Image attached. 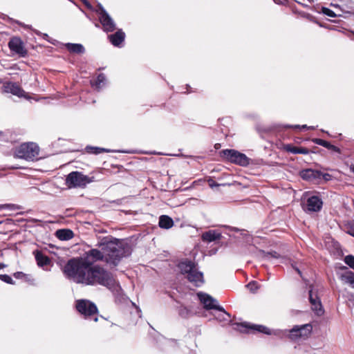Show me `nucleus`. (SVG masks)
Wrapping results in <instances>:
<instances>
[{
  "label": "nucleus",
  "instance_id": "nucleus-1",
  "mask_svg": "<svg viewBox=\"0 0 354 354\" xmlns=\"http://www.w3.org/2000/svg\"><path fill=\"white\" fill-rule=\"evenodd\" d=\"M66 279L85 286L100 285L111 290L117 285L113 274L82 257L70 259L62 268Z\"/></svg>",
  "mask_w": 354,
  "mask_h": 354
},
{
  "label": "nucleus",
  "instance_id": "nucleus-2",
  "mask_svg": "<svg viewBox=\"0 0 354 354\" xmlns=\"http://www.w3.org/2000/svg\"><path fill=\"white\" fill-rule=\"evenodd\" d=\"M97 245L100 250L91 249L86 252L84 258L92 263V265L95 262L103 261L110 266H116L122 258L130 256L132 252L129 243L111 236L102 238Z\"/></svg>",
  "mask_w": 354,
  "mask_h": 354
},
{
  "label": "nucleus",
  "instance_id": "nucleus-3",
  "mask_svg": "<svg viewBox=\"0 0 354 354\" xmlns=\"http://www.w3.org/2000/svg\"><path fill=\"white\" fill-rule=\"evenodd\" d=\"M178 268L182 274L187 275V280L195 286L200 287L204 283L203 273L198 270L197 265L189 260L179 263Z\"/></svg>",
  "mask_w": 354,
  "mask_h": 354
},
{
  "label": "nucleus",
  "instance_id": "nucleus-4",
  "mask_svg": "<svg viewBox=\"0 0 354 354\" xmlns=\"http://www.w3.org/2000/svg\"><path fill=\"white\" fill-rule=\"evenodd\" d=\"M39 147L34 142H26L16 147L14 151L15 158L33 161L37 158Z\"/></svg>",
  "mask_w": 354,
  "mask_h": 354
},
{
  "label": "nucleus",
  "instance_id": "nucleus-5",
  "mask_svg": "<svg viewBox=\"0 0 354 354\" xmlns=\"http://www.w3.org/2000/svg\"><path fill=\"white\" fill-rule=\"evenodd\" d=\"M95 181L94 176L84 175L82 172L75 171L69 173L65 180V184L68 188H84L86 186Z\"/></svg>",
  "mask_w": 354,
  "mask_h": 354
},
{
  "label": "nucleus",
  "instance_id": "nucleus-6",
  "mask_svg": "<svg viewBox=\"0 0 354 354\" xmlns=\"http://www.w3.org/2000/svg\"><path fill=\"white\" fill-rule=\"evenodd\" d=\"M221 156L227 161L246 167L250 164V158L245 154L234 149H223L220 151Z\"/></svg>",
  "mask_w": 354,
  "mask_h": 354
},
{
  "label": "nucleus",
  "instance_id": "nucleus-7",
  "mask_svg": "<svg viewBox=\"0 0 354 354\" xmlns=\"http://www.w3.org/2000/svg\"><path fill=\"white\" fill-rule=\"evenodd\" d=\"M197 296L200 300V301L204 305V308L207 310L214 309L217 310L219 312H223V315L226 316V318H223L224 319H229L230 314L227 313L225 309L218 304V301L216 299H214L212 297L209 295L207 293L204 292H198Z\"/></svg>",
  "mask_w": 354,
  "mask_h": 354
},
{
  "label": "nucleus",
  "instance_id": "nucleus-8",
  "mask_svg": "<svg viewBox=\"0 0 354 354\" xmlns=\"http://www.w3.org/2000/svg\"><path fill=\"white\" fill-rule=\"evenodd\" d=\"M77 310L84 317V318H91L97 313L96 305L87 299H79L76 301Z\"/></svg>",
  "mask_w": 354,
  "mask_h": 354
},
{
  "label": "nucleus",
  "instance_id": "nucleus-9",
  "mask_svg": "<svg viewBox=\"0 0 354 354\" xmlns=\"http://www.w3.org/2000/svg\"><path fill=\"white\" fill-rule=\"evenodd\" d=\"M8 46L12 54L17 55L19 57L28 56V51L25 46L24 42L19 37H11Z\"/></svg>",
  "mask_w": 354,
  "mask_h": 354
},
{
  "label": "nucleus",
  "instance_id": "nucleus-10",
  "mask_svg": "<svg viewBox=\"0 0 354 354\" xmlns=\"http://www.w3.org/2000/svg\"><path fill=\"white\" fill-rule=\"evenodd\" d=\"M312 326L310 324H304L301 326H295L288 330L289 337L292 340H296L299 337H306L310 333Z\"/></svg>",
  "mask_w": 354,
  "mask_h": 354
},
{
  "label": "nucleus",
  "instance_id": "nucleus-11",
  "mask_svg": "<svg viewBox=\"0 0 354 354\" xmlns=\"http://www.w3.org/2000/svg\"><path fill=\"white\" fill-rule=\"evenodd\" d=\"M235 325L236 326L237 328L240 330H241L239 328H244L245 329L253 330H255V331H257V332H259L261 333H264L266 335L274 334V335H277L279 334V331H278V330L272 331L270 328H268V327L263 326V325L250 324L249 323H246V322L243 323L241 324H235Z\"/></svg>",
  "mask_w": 354,
  "mask_h": 354
},
{
  "label": "nucleus",
  "instance_id": "nucleus-12",
  "mask_svg": "<svg viewBox=\"0 0 354 354\" xmlns=\"http://www.w3.org/2000/svg\"><path fill=\"white\" fill-rule=\"evenodd\" d=\"M301 178L313 183L318 184L321 180V171L313 169H306L300 171Z\"/></svg>",
  "mask_w": 354,
  "mask_h": 354
},
{
  "label": "nucleus",
  "instance_id": "nucleus-13",
  "mask_svg": "<svg viewBox=\"0 0 354 354\" xmlns=\"http://www.w3.org/2000/svg\"><path fill=\"white\" fill-rule=\"evenodd\" d=\"M99 21L104 32H113L116 29L115 24L108 13L99 16Z\"/></svg>",
  "mask_w": 354,
  "mask_h": 354
},
{
  "label": "nucleus",
  "instance_id": "nucleus-14",
  "mask_svg": "<svg viewBox=\"0 0 354 354\" xmlns=\"http://www.w3.org/2000/svg\"><path fill=\"white\" fill-rule=\"evenodd\" d=\"M3 89L6 93H10L18 97H21L24 94V91L21 86L16 82H6L3 84Z\"/></svg>",
  "mask_w": 354,
  "mask_h": 354
},
{
  "label": "nucleus",
  "instance_id": "nucleus-15",
  "mask_svg": "<svg viewBox=\"0 0 354 354\" xmlns=\"http://www.w3.org/2000/svg\"><path fill=\"white\" fill-rule=\"evenodd\" d=\"M309 301L312 306V310L316 313L317 315H322L324 313V309L319 298L317 295H314L312 290H309Z\"/></svg>",
  "mask_w": 354,
  "mask_h": 354
},
{
  "label": "nucleus",
  "instance_id": "nucleus-16",
  "mask_svg": "<svg viewBox=\"0 0 354 354\" xmlns=\"http://www.w3.org/2000/svg\"><path fill=\"white\" fill-rule=\"evenodd\" d=\"M307 209L310 212H319L323 205L322 198L318 196H312L307 199Z\"/></svg>",
  "mask_w": 354,
  "mask_h": 354
},
{
  "label": "nucleus",
  "instance_id": "nucleus-17",
  "mask_svg": "<svg viewBox=\"0 0 354 354\" xmlns=\"http://www.w3.org/2000/svg\"><path fill=\"white\" fill-rule=\"evenodd\" d=\"M109 41L114 46L120 47L125 39V33L122 29H118L115 33L108 35Z\"/></svg>",
  "mask_w": 354,
  "mask_h": 354
},
{
  "label": "nucleus",
  "instance_id": "nucleus-18",
  "mask_svg": "<svg viewBox=\"0 0 354 354\" xmlns=\"http://www.w3.org/2000/svg\"><path fill=\"white\" fill-rule=\"evenodd\" d=\"M284 149L293 154H308L310 152L309 149L306 147H296L290 144L284 145Z\"/></svg>",
  "mask_w": 354,
  "mask_h": 354
},
{
  "label": "nucleus",
  "instance_id": "nucleus-19",
  "mask_svg": "<svg viewBox=\"0 0 354 354\" xmlns=\"http://www.w3.org/2000/svg\"><path fill=\"white\" fill-rule=\"evenodd\" d=\"M221 234L216 230H209L202 234V239L204 241L212 242L220 239Z\"/></svg>",
  "mask_w": 354,
  "mask_h": 354
},
{
  "label": "nucleus",
  "instance_id": "nucleus-20",
  "mask_svg": "<svg viewBox=\"0 0 354 354\" xmlns=\"http://www.w3.org/2000/svg\"><path fill=\"white\" fill-rule=\"evenodd\" d=\"M66 48L70 53H72L82 54L85 51L84 46L80 44L68 43L66 44Z\"/></svg>",
  "mask_w": 354,
  "mask_h": 354
},
{
  "label": "nucleus",
  "instance_id": "nucleus-21",
  "mask_svg": "<svg viewBox=\"0 0 354 354\" xmlns=\"http://www.w3.org/2000/svg\"><path fill=\"white\" fill-rule=\"evenodd\" d=\"M35 259L37 261V263L39 267H43L44 266L48 265L50 262V259L44 255L42 252L37 251L35 254Z\"/></svg>",
  "mask_w": 354,
  "mask_h": 354
},
{
  "label": "nucleus",
  "instance_id": "nucleus-22",
  "mask_svg": "<svg viewBox=\"0 0 354 354\" xmlns=\"http://www.w3.org/2000/svg\"><path fill=\"white\" fill-rule=\"evenodd\" d=\"M69 229L58 230L55 232L56 236L61 241L69 240Z\"/></svg>",
  "mask_w": 354,
  "mask_h": 354
},
{
  "label": "nucleus",
  "instance_id": "nucleus-23",
  "mask_svg": "<svg viewBox=\"0 0 354 354\" xmlns=\"http://www.w3.org/2000/svg\"><path fill=\"white\" fill-rule=\"evenodd\" d=\"M86 150L88 153H93V154H99L102 152L108 151L107 150H106L104 148L91 147V146H87L86 147Z\"/></svg>",
  "mask_w": 354,
  "mask_h": 354
},
{
  "label": "nucleus",
  "instance_id": "nucleus-24",
  "mask_svg": "<svg viewBox=\"0 0 354 354\" xmlns=\"http://www.w3.org/2000/svg\"><path fill=\"white\" fill-rule=\"evenodd\" d=\"M346 283L354 288V273L348 272L342 276Z\"/></svg>",
  "mask_w": 354,
  "mask_h": 354
},
{
  "label": "nucleus",
  "instance_id": "nucleus-25",
  "mask_svg": "<svg viewBox=\"0 0 354 354\" xmlns=\"http://www.w3.org/2000/svg\"><path fill=\"white\" fill-rule=\"evenodd\" d=\"M317 12L322 13L329 17H335L337 16L336 14L332 10L324 6H322L320 8V10H317Z\"/></svg>",
  "mask_w": 354,
  "mask_h": 354
},
{
  "label": "nucleus",
  "instance_id": "nucleus-26",
  "mask_svg": "<svg viewBox=\"0 0 354 354\" xmlns=\"http://www.w3.org/2000/svg\"><path fill=\"white\" fill-rule=\"evenodd\" d=\"M312 141L313 142H314L315 144H317V145H321L326 149H329V147H330V145H332L330 142L326 141V140H322L321 138H313L312 139Z\"/></svg>",
  "mask_w": 354,
  "mask_h": 354
},
{
  "label": "nucleus",
  "instance_id": "nucleus-27",
  "mask_svg": "<svg viewBox=\"0 0 354 354\" xmlns=\"http://www.w3.org/2000/svg\"><path fill=\"white\" fill-rule=\"evenodd\" d=\"M190 310L183 305L178 308V314L183 318L187 317L190 315Z\"/></svg>",
  "mask_w": 354,
  "mask_h": 354
},
{
  "label": "nucleus",
  "instance_id": "nucleus-28",
  "mask_svg": "<svg viewBox=\"0 0 354 354\" xmlns=\"http://www.w3.org/2000/svg\"><path fill=\"white\" fill-rule=\"evenodd\" d=\"M19 207L15 204H3L0 205V211L1 210H7L8 212L19 209Z\"/></svg>",
  "mask_w": 354,
  "mask_h": 354
},
{
  "label": "nucleus",
  "instance_id": "nucleus-29",
  "mask_svg": "<svg viewBox=\"0 0 354 354\" xmlns=\"http://www.w3.org/2000/svg\"><path fill=\"white\" fill-rule=\"evenodd\" d=\"M344 230L354 237V223H344Z\"/></svg>",
  "mask_w": 354,
  "mask_h": 354
},
{
  "label": "nucleus",
  "instance_id": "nucleus-30",
  "mask_svg": "<svg viewBox=\"0 0 354 354\" xmlns=\"http://www.w3.org/2000/svg\"><path fill=\"white\" fill-rule=\"evenodd\" d=\"M105 80H106V77H105L104 74L100 73L96 78V80L95 82V86L97 88H100L102 86V85L104 83Z\"/></svg>",
  "mask_w": 354,
  "mask_h": 354
},
{
  "label": "nucleus",
  "instance_id": "nucleus-31",
  "mask_svg": "<svg viewBox=\"0 0 354 354\" xmlns=\"http://www.w3.org/2000/svg\"><path fill=\"white\" fill-rule=\"evenodd\" d=\"M344 262L351 268L354 270V256H353L351 254L347 255L344 258Z\"/></svg>",
  "mask_w": 354,
  "mask_h": 354
},
{
  "label": "nucleus",
  "instance_id": "nucleus-32",
  "mask_svg": "<svg viewBox=\"0 0 354 354\" xmlns=\"http://www.w3.org/2000/svg\"><path fill=\"white\" fill-rule=\"evenodd\" d=\"M248 288L252 292L257 291L259 288V286L257 281H252L247 285Z\"/></svg>",
  "mask_w": 354,
  "mask_h": 354
},
{
  "label": "nucleus",
  "instance_id": "nucleus-33",
  "mask_svg": "<svg viewBox=\"0 0 354 354\" xmlns=\"http://www.w3.org/2000/svg\"><path fill=\"white\" fill-rule=\"evenodd\" d=\"M0 279L8 284H14L12 277L8 274H0Z\"/></svg>",
  "mask_w": 354,
  "mask_h": 354
},
{
  "label": "nucleus",
  "instance_id": "nucleus-34",
  "mask_svg": "<svg viewBox=\"0 0 354 354\" xmlns=\"http://www.w3.org/2000/svg\"><path fill=\"white\" fill-rule=\"evenodd\" d=\"M95 11L98 15V17L104 15V14L107 13V12L105 10V9L103 8V6L100 3H98L97 5V8L95 9Z\"/></svg>",
  "mask_w": 354,
  "mask_h": 354
},
{
  "label": "nucleus",
  "instance_id": "nucleus-35",
  "mask_svg": "<svg viewBox=\"0 0 354 354\" xmlns=\"http://www.w3.org/2000/svg\"><path fill=\"white\" fill-rule=\"evenodd\" d=\"M223 312H220V313L216 316V319H218L219 322H231V316L230 315L229 319H224L223 318H226V316L223 315Z\"/></svg>",
  "mask_w": 354,
  "mask_h": 354
},
{
  "label": "nucleus",
  "instance_id": "nucleus-36",
  "mask_svg": "<svg viewBox=\"0 0 354 354\" xmlns=\"http://www.w3.org/2000/svg\"><path fill=\"white\" fill-rule=\"evenodd\" d=\"M241 235H243V238H245V241L248 243H250L251 242V240H252V237L251 236L248 234V232L245 230H241Z\"/></svg>",
  "mask_w": 354,
  "mask_h": 354
},
{
  "label": "nucleus",
  "instance_id": "nucleus-37",
  "mask_svg": "<svg viewBox=\"0 0 354 354\" xmlns=\"http://www.w3.org/2000/svg\"><path fill=\"white\" fill-rule=\"evenodd\" d=\"M174 223H158V225L160 227L163 229H170L174 226Z\"/></svg>",
  "mask_w": 354,
  "mask_h": 354
},
{
  "label": "nucleus",
  "instance_id": "nucleus-38",
  "mask_svg": "<svg viewBox=\"0 0 354 354\" xmlns=\"http://www.w3.org/2000/svg\"><path fill=\"white\" fill-rule=\"evenodd\" d=\"M323 179L324 181L327 182L332 179V176L328 173H322L321 171V180Z\"/></svg>",
  "mask_w": 354,
  "mask_h": 354
},
{
  "label": "nucleus",
  "instance_id": "nucleus-39",
  "mask_svg": "<svg viewBox=\"0 0 354 354\" xmlns=\"http://www.w3.org/2000/svg\"><path fill=\"white\" fill-rule=\"evenodd\" d=\"M264 254H265V257H272V258H275V259H277L279 257V254L277 252H267V253H265L264 252H263Z\"/></svg>",
  "mask_w": 354,
  "mask_h": 354
},
{
  "label": "nucleus",
  "instance_id": "nucleus-40",
  "mask_svg": "<svg viewBox=\"0 0 354 354\" xmlns=\"http://www.w3.org/2000/svg\"><path fill=\"white\" fill-rule=\"evenodd\" d=\"M160 222H171L174 221L171 217L167 215H162L159 218Z\"/></svg>",
  "mask_w": 354,
  "mask_h": 354
},
{
  "label": "nucleus",
  "instance_id": "nucleus-41",
  "mask_svg": "<svg viewBox=\"0 0 354 354\" xmlns=\"http://www.w3.org/2000/svg\"><path fill=\"white\" fill-rule=\"evenodd\" d=\"M26 274L22 272H16L14 273V277L16 279H23L24 277H26Z\"/></svg>",
  "mask_w": 354,
  "mask_h": 354
},
{
  "label": "nucleus",
  "instance_id": "nucleus-42",
  "mask_svg": "<svg viewBox=\"0 0 354 354\" xmlns=\"http://www.w3.org/2000/svg\"><path fill=\"white\" fill-rule=\"evenodd\" d=\"M328 150H330L332 151L336 152L337 153H341V152H342L341 149L339 147H336V146H335L333 145H330V147H329Z\"/></svg>",
  "mask_w": 354,
  "mask_h": 354
},
{
  "label": "nucleus",
  "instance_id": "nucleus-43",
  "mask_svg": "<svg viewBox=\"0 0 354 354\" xmlns=\"http://www.w3.org/2000/svg\"><path fill=\"white\" fill-rule=\"evenodd\" d=\"M6 133L3 131H0V140H6Z\"/></svg>",
  "mask_w": 354,
  "mask_h": 354
},
{
  "label": "nucleus",
  "instance_id": "nucleus-44",
  "mask_svg": "<svg viewBox=\"0 0 354 354\" xmlns=\"http://www.w3.org/2000/svg\"><path fill=\"white\" fill-rule=\"evenodd\" d=\"M208 183H209V185L211 186V187H213V186H218V185L215 183L212 179H209L208 180Z\"/></svg>",
  "mask_w": 354,
  "mask_h": 354
},
{
  "label": "nucleus",
  "instance_id": "nucleus-45",
  "mask_svg": "<svg viewBox=\"0 0 354 354\" xmlns=\"http://www.w3.org/2000/svg\"><path fill=\"white\" fill-rule=\"evenodd\" d=\"M274 1L276 3L282 4V3H283V2L287 1V0H274Z\"/></svg>",
  "mask_w": 354,
  "mask_h": 354
},
{
  "label": "nucleus",
  "instance_id": "nucleus-46",
  "mask_svg": "<svg viewBox=\"0 0 354 354\" xmlns=\"http://www.w3.org/2000/svg\"><path fill=\"white\" fill-rule=\"evenodd\" d=\"M1 221L8 222V221H14L10 217H6V218H4L3 220H1Z\"/></svg>",
  "mask_w": 354,
  "mask_h": 354
},
{
  "label": "nucleus",
  "instance_id": "nucleus-47",
  "mask_svg": "<svg viewBox=\"0 0 354 354\" xmlns=\"http://www.w3.org/2000/svg\"><path fill=\"white\" fill-rule=\"evenodd\" d=\"M68 234H69V240H70V239H71L73 237L74 234H73V232L72 230H69V233Z\"/></svg>",
  "mask_w": 354,
  "mask_h": 354
},
{
  "label": "nucleus",
  "instance_id": "nucleus-48",
  "mask_svg": "<svg viewBox=\"0 0 354 354\" xmlns=\"http://www.w3.org/2000/svg\"><path fill=\"white\" fill-rule=\"evenodd\" d=\"M82 3H84L88 8L90 7V5L88 4V3L87 2L86 0H80Z\"/></svg>",
  "mask_w": 354,
  "mask_h": 354
},
{
  "label": "nucleus",
  "instance_id": "nucleus-49",
  "mask_svg": "<svg viewBox=\"0 0 354 354\" xmlns=\"http://www.w3.org/2000/svg\"><path fill=\"white\" fill-rule=\"evenodd\" d=\"M6 266V265H5L4 263H0V270L5 268Z\"/></svg>",
  "mask_w": 354,
  "mask_h": 354
},
{
  "label": "nucleus",
  "instance_id": "nucleus-50",
  "mask_svg": "<svg viewBox=\"0 0 354 354\" xmlns=\"http://www.w3.org/2000/svg\"><path fill=\"white\" fill-rule=\"evenodd\" d=\"M15 221L22 222V221H28L26 219H24V218H19V219L16 220Z\"/></svg>",
  "mask_w": 354,
  "mask_h": 354
},
{
  "label": "nucleus",
  "instance_id": "nucleus-51",
  "mask_svg": "<svg viewBox=\"0 0 354 354\" xmlns=\"http://www.w3.org/2000/svg\"><path fill=\"white\" fill-rule=\"evenodd\" d=\"M350 169H351V171L354 174V165H351V166L350 167Z\"/></svg>",
  "mask_w": 354,
  "mask_h": 354
},
{
  "label": "nucleus",
  "instance_id": "nucleus-52",
  "mask_svg": "<svg viewBox=\"0 0 354 354\" xmlns=\"http://www.w3.org/2000/svg\"><path fill=\"white\" fill-rule=\"evenodd\" d=\"M295 270H296V271H297V272L300 275H301V271L299 270V269H298V268H295Z\"/></svg>",
  "mask_w": 354,
  "mask_h": 354
},
{
  "label": "nucleus",
  "instance_id": "nucleus-53",
  "mask_svg": "<svg viewBox=\"0 0 354 354\" xmlns=\"http://www.w3.org/2000/svg\"><path fill=\"white\" fill-rule=\"evenodd\" d=\"M30 221H35V222H37V221H41L40 220H38V219H32Z\"/></svg>",
  "mask_w": 354,
  "mask_h": 354
},
{
  "label": "nucleus",
  "instance_id": "nucleus-54",
  "mask_svg": "<svg viewBox=\"0 0 354 354\" xmlns=\"http://www.w3.org/2000/svg\"><path fill=\"white\" fill-rule=\"evenodd\" d=\"M94 322H97L98 320V318L97 316L95 317V318L93 319Z\"/></svg>",
  "mask_w": 354,
  "mask_h": 354
},
{
  "label": "nucleus",
  "instance_id": "nucleus-55",
  "mask_svg": "<svg viewBox=\"0 0 354 354\" xmlns=\"http://www.w3.org/2000/svg\"><path fill=\"white\" fill-rule=\"evenodd\" d=\"M301 128V129H307V127H306V125H303Z\"/></svg>",
  "mask_w": 354,
  "mask_h": 354
},
{
  "label": "nucleus",
  "instance_id": "nucleus-56",
  "mask_svg": "<svg viewBox=\"0 0 354 354\" xmlns=\"http://www.w3.org/2000/svg\"><path fill=\"white\" fill-rule=\"evenodd\" d=\"M294 128H295V129H299V128H300V127H299V125H296V126H295V127H294Z\"/></svg>",
  "mask_w": 354,
  "mask_h": 354
},
{
  "label": "nucleus",
  "instance_id": "nucleus-57",
  "mask_svg": "<svg viewBox=\"0 0 354 354\" xmlns=\"http://www.w3.org/2000/svg\"><path fill=\"white\" fill-rule=\"evenodd\" d=\"M95 26L97 28H100V24L97 23V24H95Z\"/></svg>",
  "mask_w": 354,
  "mask_h": 354
},
{
  "label": "nucleus",
  "instance_id": "nucleus-58",
  "mask_svg": "<svg viewBox=\"0 0 354 354\" xmlns=\"http://www.w3.org/2000/svg\"><path fill=\"white\" fill-rule=\"evenodd\" d=\"M183 226H184V225H183V224H181V225H180V227H183Z\"/></svg>",
  "mask_w": 354,
  "mask_h": 354
},
{
  "label": "nucleus",
  "instance_id": "nucleus-59",
  "mask_svg": "<svg viewBox=\"0 0 354 354\" xmlns=\"http://www.w3.org/2000/svg\"><path fill=\"white\" fill-rule=\"evenodd\" d=\"M17 24H21L19 21H16Z\"/></svg>",
  "mask_w": 354,
  "mask_h": 354
},
{
  "label": "nucleus",
  "instance_id": "nucleus-60",
  "mask_svg": "<svg viewBox=\"0 0 354 354\" xmlns=\"http://www.w3.org/2000/svg\"><path fill=\"white\" fill-rule=\"evenodd\" d=\"M146 192H147V191H144V192H143V194H146Z\"/></svg>",
  "mask_w": 354,
  "mask_h": 354
}]
</instances>
